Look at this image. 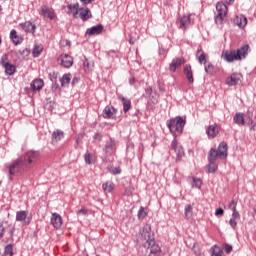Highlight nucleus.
<instances>
[{"mask_svg": "<svg viewBox=\"0 0 256 256\" xmlns=\"http://www.w3.org/2000/svg\"><path fill=\"white\" fill-rule=\"evenodd\" d=\"M37 161H39V152H26L9 165L8 171L10 179H13V177H21V175L29 173V170L33 169V166Z\"/></svg>", "mask_w": 256, "mask_h": 256, "instance_id": "nucleus-1", "label": "nucleus"}, {"mask_svg": "<svg viewBox=\"0 0 256 256\" xmlns=\"http://www.w3.org/2000/svg\"><path fill=\"white\" fill-rule=\"evenodd\" d=\"M142 237L146 241V247L150 249V255H159L161 253V247L155 244V238L151 234V226H146L143 228Z\"/></svg>", "mask_w": 256, "mask_h": 256, "instance_id": "nucleus-2", "label": "nucleus"}, {"mask_svg": "<svg viewBox=\"0 0 256 256\" xmlns=\"http://www.w3.org/2000/svg\"><path fill=\"white\" fill-rule=\"evenodd\" d=\"M171 134H173V141L171 142V149L175 151L177 157H176V162L179 163L181 159H183V156L185 155V150L181 146H177V133H183V129H170L169 130Z\"/></svg>", "mask_w": 256, "mask_h": 256, "instance_id": "nucleus-3", "label": "nucleus"}, {"mask_svg": "<svg viewBox=\"0 0 256 256\" xmlns=\"http://www.w3.org/2000/svg\"><path fill=\"white\" fill-rule=\"evenodd\" d=\"M187 123V116H176L167 120L168 129H183Z\"/></svg>", "mask_w": 256, "mask_h": 256, "instance_id": "nucleus-4", "label": "nucleus"}, {"mask_svg": "<svg viewBox=\"0 0 256 256\" xmlns=\"http://www.w3.org/2000/svg\"><path fill=\"white\" fill-rule=\"evenodd\" d=\"M227 142H220L218 145V149L211 148L209 153L214 154L216 159H227V151H228Z\"/></svg>", "mask_w": 256, "mask_h": 256, "instance_id": "nucleus-5", "label": "nucleus"}, {"mask_svg": "<svg viewBox=\"0 0 256 256\" xmlns=\"http://www.w3.org/2000/svg\"><path fill=\"white\" fill-rule=\"evenodd\" d=\"M216 11L218 14L215 17V21L217 25H221L225 17H227V6L224 3L218 2L216 4Z\"/></svg>", "mask_w": 256, "mask_h": 256, "instance_id": "nucleus-6", "label": "nucleus"}, {"mask_svg": "<svg viewBox=\"0 0 256 256\" xmlns=\"http://www.w3.org/2000/svg\"><path fill=\"white\" fill-rule=\"evenodd\" d=\"M0 63L5 69L6 75H15L16 67L9 62V56H7V54L2 55Z\"/></svg>", "mask_w": 256, "mask_h": 256, "instance_id": "nucleus-7", "label": "nucleus"}, {"mask_svg": "<svg viewBox=\"0 0 256 256\" xmlns=\"http://www.w3.org/2000/svg\"><path fill=\"white\" fill-rule=\"evenodd\" d=\"M39 15L44 19H50V21H53V19L57 17L55 10L47 5H43L40 7Z\"/></svg>", "mask_w": 256, "mask_h": 256, "instance_id": "nucleus-8", "label": "nucleus"}, {"mask_svg": "<svg viewBox=\"0 0 256 256\" xmlns=\"http://www.w3.org/2000/svg\"><path fill=\"white\" fill-rule=\"evenodd\" d=\"M221 59H223L227 63H233V61H239L240 57L237 54L236 50H225L222 51Z\"/></svg>", "mask_w": 256, "mask_h": 256, "instance_id": "nucleus-9", "label": "nucleus"}, {"mask_svg": "<svg viewBox=\"0 0 256 256\" xmlns=\"http://www.w3.org/2000/svg\"><path fill=\"white\" fill-rule=\"evenodd\" d=\"M243 81V74L239 72H234L231 76L226 78V85L228 87H235V85H239Z\"/></svg>", "mask_w": 256, "mask_h": 256, "instance_id": "nucleus-10", "label": "nucleus"}, {"mask_svg": "<svg viewBox=\"0 0 256 256\" xmlns=\"http://www.w3.org/2000/svg\"><path fill=\"white\" fill-rule=\"evenodd\" d=\"M57 63L61 67L69 69L73 67V57L69 56V54H61L57 59Z\"/></svg>", "mask_w": 256, "mask_h": 256, "instance_id": "nucleus-11", "label": "nucleus"}, {"mask_svg": "<svg viewBox=\"0 0 256 256\" xmlns=\"http://www.w3.org/2000/svg\"><path fill=\"white\" fill-rule=\"evenodd\" d=\"M219 166L217 165V158L213 152L208 153V165L206 166V173H216Z\"/></svg>", "mask_w": 256, "mask_h": 256, "instance_id": "nucleus-12", "label": "nucleus"}, {"mask_svg": "<svg viewBox=\"0 0 256 256\" xmlns=\"http://www.w3.org/2000/svg\"><path fill=\"white\" fill-rule=\"evenodd\" d=\"M176 23L182 31L189 29L191 25V14L178 17Z\"/></svg>", "mask_w": 256, "mask_h": 256, "instance_id": "nucleus-13", "label": "nucleus"}, {"mask_svg": "<svg viewBox=\"0 0 256 256\" xmlns=\"http://www.w3.org/2000/svg\"><path fill=\"white\" fill-rule=\"evenodd\" d=\"M5 221L0 220V239H2L3 237H5V231L8 230V235L9 237H13L14 233H15V226H13L12 224L5 226Z\"/></svg>", "mask_w": 256, "mask_h": 256, "instance_id": "nucleus-14", "label": "nucleus"}, {"mask_svg": "<svg viewBox=\"0 0 256 256\" xmlns=\"http://www.w3.org/2000/svg\"><path fill=\"white\" fill-rule=\"evenodd\" d=\"M103 151L106 155H113V153H115V151H117V147H116V144H115V140L113 139H109L104 148H103Z\"/></svg>", "mask_w": 256, "mask_h": 256, "instance_id": "nucleus-15", "label": "nucleus"}, {"mask_svg": "<svg viewBox=\"0 0 256 256\" xmlns=\"http://www.w3.org/2000/svg\"><path fill=\"white\" fill-rule=\"evenodd\" d=\"M29 215V212L25 210H20L16 212V221L19 223H23L25 221L26 225H29L31 223V218L27 217Z\"/></svg>", "mask_w": 256, "mask_h": 256, "instance_id": "nucleus-16", "label": "nucleus"}, {"mask_svg": "<svg viewBox=\"0 0 256 256\" xmlns=\"http://www.w3.org/2000/svg\"><path fill=\"white\" fill-rule=\"evenodd\" d=\"M19 27H21L25 33H31L32 35H35V30L37 29V26H35L31 21L20 23Z\"/></svg>", "mask_w": 256, "mask_h": 256, "instance_id": "nucleus-17", "label": "nucleus"}, {"mask_svg": "<svg viewBox=\"0 0 256 256\" xmlns=\"http://www.w3.org/2000/svg\"><path fill=\"white\" fill-rule=\"evenodd\" d=\"M103 25L102 24H98L96 26H92L91 28H88L86 30L85 35H89V37L93 36V35H101V33H103Z\"/></svg>", "mask_w": 256, "mask_h": 256, "instance_id": "nucleus-18", "label": "nucleus"}, {"mask_svg": "<svg viewBox=\"0 0 256 256\" xmlns=\"http://www.w3.org/2000/svg\"><path fill=\"white\" fill-rule=\"evenodd\" d=\"M183 63H185V58H183V57L174 58L172 60V62L169 64V70L172 73H175V71H177L178 67H181V65H183Z\"/></svg>", "mask_w": 256, "mask_h": 256, "instance_id": "nucleus-19", "label": "nucleus"}, {"mask_svg": "<svg viewBox=\"0 0 256 256\" xmlns=\"http://www.w3.org/2000/svg\"><path fill=\"white\" fill-rule=\"evenodd\" d=\"M117 115V109L112 106H106L103 110V117L104 119H113Z\"/></svg>", "mask_w": 256, "mask_h": 256, "instance_id": "nucleus-20", "label": "nucleus"}, {"mask_svg": "<svg viewBox=\"0 0 256 256\" xmlns=\"http://www.w3.org/2000/svg\"><path fill=\"white\" fill-rule=\"evenodd\" d=\"M51 223L54 229H61V225H63V218H61V215L53 213L51 217Z\"/></svg>", "mask_w": 256, "mask_h": 256, "instance_id": "nucleus-21", "label": "nucleus"}, {"mask_svg": "<svg viewBox=\"0 0 256 256\" xmlns=\"http://www.w3.org/2000/svg\"><path fill=\"white\" fill-rule=\"evenodd\" d=\"M79 11L78 15L82 21H89L93 17L89 8H80Z\"/></svg>", "mask_w": 256, "mask_h": 256, "instance_id": "nucleus-22", "label": "nucleus"}, {"mask_svg": "<svg viewBox=\"0 0 256 256\" xmlns=\"http://www.w3.org/2000/svg\"><path fill=\"white\" fill-rule=\"evenodd\" d=\"M44 86L45 82H43V79H35L30 84V88L32 91H41Z\"/></svg>", "mask_w": 256, "mask_h": 256, "instance_id": "nucleus-23", "label": "nucleus"}, {"mask_svg": "<svg viewBox=\"0 0 256 256\" xmlns=\"http://www.w3.org/2000/svg\"><path fill=\"white\" fill-rule=\"evenodd\" d=\"M81 8H79V3L76 4H69L67 6V13L69 15H71L72 17H77V15H79V10Z\"/></svg>", "mask_w": 256, "mask_h": 256, "instance_id": "nucleus-24", "label": "nucleus"}, {"mask_svg": "<svg viewBox=\"0 0 256 256\" xmlns=\"http://www.w3.org/2000/svg\"><path fill=\"white\" fill-rule=\"evenodd\" d=\"M184 75L186 76L188 83L192 85V83H194L195 80L193 78V70L191 69V65L186 64L184 66Z\"/></svg>", "mask_w": 256, "mask_h": 256, "instance_id": "nucleus-25", "label": "nucleus"}, {"mask_svg": "<svg viewBox=\"0 0 256 256\" xmlns=\"http://www.w3.org/2000/svg\"><path fill=\"white\" fill-rule=\"evenodd\" d=\"M248 53H249V45H243L238 50H236V55L240 57L239 61H241V59H245Z\"/></svg>", "mask_w": 256, "mask_h": 256, "instance_id": "nucleus-26", "label": "nucleus"}, {"mask_svg": "<svg viewBox=\"0 0 256 256\" xmlns=\"http://www.w3.org/2000/svg\"><path fill=\"white\" fill-rule=\"evenodd\" d=\"M118 99L123 103L124 113H128V111L131 109V100H129L128 98H125L123 95H119Z\"/></svg>", "mask_w": 256, "mask_h": 256, "instance_id": "nucleus-27", "label": "nucleus"}, {"mask_svg": "<svg viewBox=\"0 0 256 256\" xmlns=\"http://www.w3.org/2000/svg\"><path fill=\"white\" fill-rule=\"evenodd\" d=\"M234 23L235 25H237V27L243 29V27L247 25V17L243 15L236 16V18L234 19Z\"/></svg>", "mask_w": 256, "mask_h": 256, "instance_id": "nucleus-28", "label": "nucleus"}, {"mask_svg": "<svg viewBox=\"0 0 256 256\" xmlns=\"http://www.w3.org/2000/svg\"><path fill=\"white\" fill-rule=\"evenodd\" d=\"M64 136H65V134L63 133L62 130H55L52 133V143H57V142L61 141V139H63Z\"/></svg>", "mask_w": 256, "mask_h": 256, "instance_id": "nucleus-29", "label": "nucleus"}, {"mask_svg": "<svg viewBox=\"0 0 256 256\" xmlns=\"http://www.w3.org/2000/svg\"><path fill=\"white\" fill-rule=\"evenodd\" d=\"M84 160H85V163L87 165H94V163H95V155H93V153L87 151L84 154Z\"/></svg>", "mask_w": 256, "mask_h": 256, "instance_id": "nucleus-30", "label": "nucleus"}, {"mask_svg": "<svg viewBox=\"0 0 256 256\" xmlns=\"http://www.w3.org/2000/svg\"><path fill=\"white\" fill-rule=\"evenodd\" d=\"M102 189L105 193H113V189H115V184L111 181L105 182L102 184Z\"/></svg>", "mask_w": 256, "mask_h": 256, "instance_id": "nucleus-31", "label": "nucleus"}, {"mask_svg": "<svg viewBox=\"0 0 256 256\" xmlns=\"http://www.w3.org/2000/svg\"><path fill=\"white\" fill-rule=\"evenodd\" d=\"M10 39L13 41L14 45H21V38H19L15 29L10 31Z\"/></svg>", "mask_w": 256, "mask_h": 256, "instance_id": "nucleus-32", "label": "nucleus"}, {"mask_svg": "<svg viewBox=\"0 0 256 256\" xmlns=\"http://www.w3.org/2000/svg\"><path fill=\"white\" fill-rule=\"evenodd\" d=\"M60 83L62 87H65V85H69V83H71V73L64 74L60 79Z\"/></svg>", "mask_w": 256, "mask_h": 256, "instance_id": "nucleus-33", "label": "nucleus"}, {"mask_svg": "<svg viewBox=\"0 0 256 256\" xmlns=\"http://www.w3.org/2000/svg\"><path fill=\"white\" fill-rule=\"evenodd\" d=\"M234 122L238 125H243L245 123V117L243 113H236L234 116Z\"/></svg>", "mask_w": 256, "mask_h": 256, "instance_id": "nucleus-34", "label": "nucleus"}, {"mask_svg": "<svg viewBox=\"0 0 256 256\" xmlns=\"http://www.w3.org/2000/svg\"><path fill=\"white\" fill-rule=\"evenodd\" d=\"M184 215L187 219H191L193 217V206L190 204L185 206Z\"/></svg>", "mask_w": 256, "mask_h": 256, "instance_id": "nucleus-35", "label": "nucleus"}, {"mask_svg": "<svg viewBox=\"0 0 256 256\" xmlns=\"http://www.w3.org/2000/svg\"><path fill=\"white\" fill-rule=\"evenodd\" d=\"M201 185H203V181L200 178H192V189H201Z\"/></svg>", "mask_w": 256, "mask_h": 256, "instance_id": "nucleus-36", "label": "nucleus"}, {"mask_svg": "<svg viewBox=\"0 0 256 256\" xmlns=\"http://www.w3.org/2000/svg\"><path fill=\"white\" fill-rule=\"evenodd\" d=\"M1 256H13V244H7Z\"/></svg>", "mask_w": 256, "mask_h": 256, "instance_id": "nucleus-37", "label": "nucleus"}, {"mask_svg": "<svg viewBox=\"0 0 256 256\" xmlns=\"http://www.w3.org/2000/svg\"><path fill=\"white\" fill-rule=\"evenodd\" d=\"M41 53H43V46L35 45L32 50L33 57H39V55H41Z\"/></svg>", "mask_w": 256, "mask_h": 256, "instance_id": "nucleus-38", "label": "nucleus"}, {"mask_svg": "<svg viewBox=\"0 0 256 256\" xmlns=\"http://www.w3.org/2000/svg\"><path fill=\"white\" fill-rule=\"evenodd\" d=\"M107 171H109V173H111V175H121V167H115L113 168V166H107Z\"/></svg>", "mask_w": 256, "mask_h": 256, "instance_id": "nucleus-39", "label": "nucleus"}, {"mask_svg": "<svg viewBox=\"0 0 256 256\" xmlns=\"http://www.w3.org/2000/svg\"><path fill=\"white\" fill-rule=\"evenodd\" d=\"M206 133H207L209 139H214V137H217V135H219V130L208 129V130H206Z\"/></svg>", "mask_w": 256, "mask_h": 256, "instance_id": "nucleus-40", "label": "nucleus"}, {"mask_svg": "<svg viewBox=\"0 0 256 256\" xmlns=\"http://www.w3.org/2000/svg\"><path fill=\"white\" fill-rule=\"evenodd\" d=\"M146 216H147V212H145V208L140 207V209L138 210V213H137V217H138L139 221H143V219H145Z\"/></svg>", "mask_w": 256, "mask_h": 256, "instance_id": "nucleus-41", "label": "nucleus"}, {"mask_svg": "<svg viewBox=\"0 0 256 256\" xmlns=\"http://www.w3.org/2000/svg\"><path fill=\"white\" fill-rule=\"evenodd\" d=\"M199 51H201V50H198L197 51V57H198V61H199V63H204V65L207 63V55H205V53H201L200 55H199Z\"/></svg>", "mask_w": 256, "mask_h": 256, "instance_id": "nucleus-42", "label": "nucleus"}, {"mask_svg": "<svg viewBox=\"0 0 256 256\" xmlns=\"http://www.w3.org/2000/svg\"><path fill=\"white\" fill-rule=\"evenodd\" d=\"M204 69H205V72L208 73V75H211L213 73V70L215 69V67L213 66V64L206 62L204 64Z\"/></svg>", "mask_w": 256, "mask_h": 256, "instance_id": "nucleus-43", "label": "nucleus"}, {"mask_svg": "<svg viewBox=\"0 0 256 256\" xmlns=\"http://www.w3.org/2000/svg\"><path fill=\"white\" fill-rule=\"evenodd\" d=\"M229 209H231V211H235L237 209V201L232 200L229 205H228Z\"/></svg>", "mask_w": 256, "mask_h": 256, "instance_id": "nucleus-44", "label": "nucleus"}, {"mask_svg": "<svg viewBox=\"0 0 256 256\" xmlns=\"http://www.w3.org/2000/svg\"><path fill=\"white\" fill-rule=\"evenodd\" d=\"M232 219H235V220H239L241 219V214H239V211L236 210H232Z\"/></svg>", "mask_w": 256, "mask_h": 256, "instance_id": "nucleus-45", "label": "nucleus"}, {"mask_svg": "<svg viewBox=\"0 0 256 256\" xmlns=\"http://www.w3.org/2000/svg\"><path fill=\"white\" fill-rule=\"evenodd\" d=\"M229 225L232 227V229H235V227H237V220H235V218H231L229 220Z\"/></svg>", "mask_w": 256, "mask_h": 256, "instance_id": "nucleus-46", "label": "nucleus"}, {"mask_svg": "<svg viewBox=\"0 0 256 256\" xmlns=\"http://www.w3.org/2000/svg\"><path fill=\"white\" fill-rule=\"evenodd\" d=\"M77 215H88V211L85 208H82L76 212Z\"/></svg>", "mask_w": 256, "mask_h": 256, "instance_id": "nucleus-47", "label": "nucleus"}, {"mask_svg": "<svg viewBox=\"0 0 256 256\" xmlns=\"http://www.w3.org/2000/svg\"><path fill=\"white\" fill-rule=\"evenodd\" d=\"M225 251H226V253H231L233 251V246L226 244Z\"/></svg>", "mask_w": 256, "mask_h": 256, "instance_id": "nucleus-48", "label": "nucleus"}, {"mask_svg": "<svg viewBox=\"0 0 256 256\" xmlns=\"http://www.w3.org/2000/svg\"><path fill=\"white\" fill-rule=\"evenodd\" d=\"M223 213H224L223 208H218V209H216V211H215V215H216V216L223 215Z\"/></svg>", "mask_w": 256, "mask_h": 256, "instance_id": "nucleus-49", "label": "nucleus"}, {"mask_svg": "<svg viewBox=\"0 0 256 256\" xmlns=\"http://www.w3.org/2000/svg\"><path fill=\"white\" fill-rule=\"evenodd\" d=\"M93 1L95 0H80V2L83 3V5H89V3H93Z\"/></svg>", "mask_w": 256, "mask_h": 256, "instance_id": "nucleus-50", "label": "nucleus"}, {"mask_svg": "<svg viewBox=\"0 0 256 256\" xmlns=\"http://www.w3.org/2000/svg\"><path fill=\"white\" fill-rule=\"evenodd\" d=\"M93 139H94V141H97V139H98V141H101V134L96 133V134L93 136Z\"/></svg>", "mask_w": 256, "mask_h": 256, "instance_id": "nucleus-51", "label": "nucleus"}, {"mask_svg": "<svg viewBox=\"0 0 256 256\" xmlns=\"http://www.w3.org/2000/svg\"><path fill=\"white\" fill-rule=\"evenodd\" d=\"M129 85H135V77H130L129 78Z\"/></svg>", "mask_w": 256, "mask_h": 256, "instance_id": "nucleus-52", "label": "nucleus"}, {"mask_svg": "<svg viewBox=\"0 0 256 256\" xmlns=\"http://www.w3.org/2000/svg\"><path fill=\"white\" fill-rule=\"evenodd\" d=\"M76 83H79V78L77 77L72 79V85H76Z\"/></svg>", "mask_w": 256, "mask_h": 256, "instance_id": "nucleus-53", "label": "nucleus"}, {"mask_svg": "<svg viewBox=\"0 0 256 256\" xmlns=\"http://www.w3.org/2000/svg\"><path fill=\"white\" fill-rule=\"evenodd\" d=\"M83 65L86 69H89V62L87 60L83 62Z\"/></svg>", "mask_w": 256, "mask_h": 256, "instance_id": "nucleus-54", "label": "nucleus"}, {"mask_svg": "<svg viewBox=\"0 0 256 256\" xmlns=\"http://www.w3.org/2000/svg\"><path fill=\"white\" fill-rule=\"evenodd\" d=\"M102 161H103L104 163H109V160L107 159V156L102 157Z\"/></svg>", "mask_w": 256, "mask_h": 256, "instance_id": "nucleus-55", "label": "nucleus"}, {"mask_svg": "<svg viewBox=\"0 0 256 256\" xmlns=\"http://www.w3.org/2000/svg\"><path fill=\"white\" fill-rule=\"evenodd\" d=\"M126 195H131V188H126Z\"/></svg>", "mask_w": 256, "mask_h": 256, "instance_id": "nucleus-56", "label": "nucleus"}, {"mask_svg": "<svg viewBox=\"0 0 256 256\" xmlns=\"http://www.w3.org/2000/svg\"><path fill=\"white\" fill-rule=\"evenodd\" d=\"M208 129H215L213 126H209Z\"/></svg>", "mask_w": 256, "mask_h": 256, "instance_id": "nucleus-57", "label": "nucleus"}, {"mask_svg": "<svg viewBox=\"0 0 256 256\" xmlns=\"http://www.w3.org/2000/svg\"><path fill=\"white\" fill-rule=\"evenodd\" d=\"M0 45H1V38H0Z\"/></svg>", "mask_w": 256, "mask_h": 256, "instance_id": "nucleus-58", "label": "nucleus"}, {"mask_svg": "<svg viewBox=\"0 0 256 256\" xmlns=\"http://www.w3.org/2000/svg\"><path fill=\"white\" fill-rule=\"evenodd\" d=\"M229 1H233V0H229Z\"/></svg>", "mask_w": 256, "mask_h": 256, "instance_id": "nucleus-59", "label": "nucleus"}]
</instances>
